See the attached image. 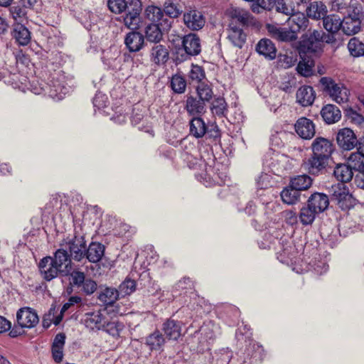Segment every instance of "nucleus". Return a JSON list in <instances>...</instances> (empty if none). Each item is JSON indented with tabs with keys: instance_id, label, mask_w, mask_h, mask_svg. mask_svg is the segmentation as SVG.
<instances>
[{
	"instance_id": "nucleus-1",
	"label": "nucleus",
	"mask_w": 364,
	"mask_h": 364,
	"mask_svg": "<svg viewBox=\"0 0 364 364\" xmlns=\"http://www.w3.org/2000/svg\"><path fill=\"white\" fill-rule=\"evenodd\" d=\"M176 64H180L199 55L201 52L200 39L194 33H190L181 37V43L175 45Z\"/></svg>"
},
{
	"instance_id": "nucleus-2",
	"label": "nucleus",
	"mask_w": 364,
	"mask_h": 364,
	"mask_svg": "<svg viewBox=\"0 0 364 364\" xmlns=\"http://www.w3.org/2000/svg\"><path fill=\"white\" fill-rule=\"evenodd\" d=\"M190 134L197 139L207 136L216 142L220 138V131L215 123L206 124L201 116H193L189 122Z\"/></svg>"
},
{
	"instance_id": "nucleus-3",
	"label": "nucleus",
	"mask_w": 364,
	"mask_h": 364,
	"mask_svg": "<svg viewBox=\"0 0 364 364\" xmlns=\"http://www.w3.org/2000/svg\"><path fill=\"white\" fill-rule=\"evenodd\" d=\"M328 193L331 201H335L338 207L343 210L353 208L355 199L350 193L349 189L345 183L333 184L329 188Z\"/></svg>"
},
{
	"instance_id": "nucleus-4",
	"label": "nucleus",
	"mask_w": 364,
	"mask_h": 364,
	"mask_svg": "<svg viewBox=\"0 0 364 364\" xmlns=\"http://www.w3.org/2000/svg\"><path fill=\"white\" fill-rule=\"evenodd\" d=\"M319 82L323 91L327 93L335 102L341 104L348 101V90L341 84L336 83L335 80L328 77H322Z\"/></svg>"
},
{
	"instance_id": "nucleus-5",
	"label": "nucleus",
	"mask_w": 364,
	"mask_h": 364,
	"mask_svg": "<svg viewBox=\"0 0 364 364\" xmlns=\"http://www.w3.org/2000/svg\"><path fill=\"white\" fill-rule=\"evenodd\" d=\"M323 31L314 30L309 34H304L299 42V53L309 54L322 51L321 40Z\"/></svg>"
},
{
	"instance_id": "nucleus-6",
	"label": "nucleus",
	"mask_w": 364,
	"mask_h": 364,
	"mask_svg": "<svg viewBox=\"0 0 364 364\" xmlns=\"http://www.w3.org/2000/svg\"><path fill=\"white\" fill-rule=\"evenodd\" d=\"M341 29L348 36H353L361 30L360 14L357 9H353L348 11L341 21Z\"/></svg>"
},
{
	"instance_id": "nucleus-7",
	"label": "nucleus",
	"mask_w": 364,
	"mask_h": 364,
	"mask_svg": "<svg viewBox=\"0 0 364 364\" xmlns=\"http://www.w3.org/2000/svg\"><path fill=\"white\" fill-rule=\"evenodd\" d=\"M72 283L74 286L80 288V290L87 296L92 294L97 289V284L91 278H86L84 272L73 271L70 274Z\"/></svg>"
},
{
	"instance_id": "nucleus-8",
	"label": "nucleus",
	"mask_w": 364,
	"mask_h": 364,
	"mask_svg": "<svg viewBox=\"0 0 364 364\" xmlns=\"http://www.w3.org/2000/svg\"><path fill=\"white\" fill-rule=\"evenodd\" d=\"M146 18L151 21V23H159L165 31L169 30L173 23V20L165 16L163 10L156 6L149 5L144 11Z\"/></svg>"
},
{
	"instance_id": "nucleus-9",
	"label": "nucleus",
	"mask_w": 364,
	"mask_h": 364,
	"mask_svg": "<svg viewBox=\"0 0 364 364\" xmlns=\"http://www.w3.org/2000/svg\"><path fill=\"white\" fill-rule=\"evenodd\" d=\"M183 19L186 26L193 31L202 29L205 24V16L196 9H190L185 11Z\"/></svg>"
},
{
	"instance_id": "nucleus-10",
	"label": "nucleus",
	"mask_w": 364,
	"mask_h": 364,
	"mask_svg": "<svg viewBox=\"0 0 364 364\" xmlns=\"http://www.w3.org/2000/svg\"><path fill=\"white\" fill-rule=\"evenodd\" d=\"M38 267L41 276L47 282L53 280L58 276L59 273L65 272L64 269H60L54 264L51 256L42 258Z\"/></svg>"
},
{
	"instance_id": "nucleus-11",
	"label": "nucleus",
	"mask_w": 364,
	"mask_h": 364,
	"mask_svg": "<svg viewBox=\"0 0 364 364\" xmlns=\"http://www.w3.org/2000/svg\"><path fill=\"white\" fill-rule=\"evenodd\" d=\"M18 325L21 328H31L38 324V316L35 310L31 307H23L16 313Z\"/></svg>"
},
{
	"instance_id": "nucleus-12",
	"label": "nucleus",
	"mask_w": 364,
	"mask_h": 364,
	"mask_svg": "<svg viewBox=\"0 0 364 364\" xmlns=\"http://www.w3.org/2000/svg\"><path fill=\"white\" fill-rule=\"evenodd\" d=\"M338 146L343 150L349 151L358 144V139L353 131L349 128L341 129L336 136Z\"/></svg>"
},
{
	"instance_id": "nucleus-13",
	"label": "nucleus",
	"mask_w": 364,
	"mask_h": 364,
	"mask_svg": "<svg viewBox=\"0 0 364 364\" xmlns=\"http://www.w3.org/2000/svg\"><path fill=\"white\" fill-rule=\"evenodd\" d=\"M65 247L69 250L72 258L76 261H80L85 256L86 242L82 236H75L66 243Z\"/></svg>"
},
{
	"instance_id": "nucleus-14",
	"label": "nucleus",
	"mask_w": 364,
	"mask_h": 364,
	"mask_svg": "<svg viewBox=\"0 0 364 364\" xmlns=\"http://www.w3.org/2000/svg\"><path fill=\"white\" fill-rule=\"evenodd\" d=\"M184 109L189 116H202L206 112V104L197 96L188 94L186 96Z\"/></svg>"
},
{
	"instance_id": "nucleus-15",
	"label": "nucleus",
	"mask_w": 364,
	"mask_h": 364,
	"mask_svg": "<svg viewBox=\"0 0 364 364\" xmlns=\"http://www.w3.org/2000/svg\"><path fill=\"white\" fill-rule=\"evenodd\" d=\"M294 128L296 134L304 139H311L316 134L314 123L310 119L304 117L296 120Z\"/></svg>"
},
{
	"instance_id": "nucleus-16",
	"label": "nucleus",
	"mask_w": 364,
	"mask_h": 364,
	"mask_svg": "<svg viewBox=\"0 0 364 364\" xmlns=\"http://www.w3.org/2000/svg\"><path fill=\"white\" fill-rule=\"evenodd\" d=\"M267 31L271 36L281 42H291L297 39L295 31L290 28H282L274 25H267Z\"/></svg>"
},
{
	"instance_id": "nucleus-17",
	"label": "nucleus",
	"mask_w": 364,
	"mask_h": 364,
	"mask_svg": "<svg viewBox=\"0 0 364 364\" xmlns=\"http://www.w3.org/2000/svg\"><path fill=\"white\" fill-rule=\"evenodd\" d=\"M106 319L101 310L85 313L82 318V323L90 330H101Z\"/></svg>"
},
{
	"instance_id": "nucleus-18",
	"label": "nucleus",
	"mask_w": 364,
	"mask_h": 364,
	"mask_svg": "<svg viewBox=\"0 0 364 364\" xmlns=\"http://www.w3.org/2000/svg\"><path fill=\"white\" fill-rule=\"evenodd\" d=\"M311 149L314 154L324 156L329 159L334 151L332 142L323 137H316L311 144Z\"/></svg>"
},
{
	"instance_id": "nucleus-19",
	"label": "nucleus",
	"mask_w": 364,
	"mask_h": 364,
	"mask_svg": "<svg viewBox=\"0 0 364 364\" xmlns=\"http://www.w3.org/2000/svg\"><path fill=\"white\" fill-rule=\"evenodd\" d=\"M329 200V197L326 194L315 192L309 197L306 204L320 214L328 208Z\"/></svg>"
},
{
	"instance_id": "nucleus-20",
	"label": "nucleus",
	"mask_w": 364,
	"mask_h": 364,
	"mask_svg": "<svg viewBox=\"0 0 364 364\" xmlns=\"http://www.w3.org/2000/svg\"><path fill=\"white\" fill-rule=\"evenodd\" d=\"M11 35L16 43L21 46L28 45L31 40L30 31L23 24L19 23L13 25Z\"/></svg>"
},
{
	"instance_id": "nucleus-21",
	"label": "nucleus",
	"mask_w": 364,
	"mask_h": 364,
	"mask_svg": "<svg viewBox=\"0 0 364 364\" xmlns=\"http://www.w3.org/2000/svg\"><path fill=\"white\" fill-rule=\"evenodd\" d=\"M290 28L295 31L297 35L299 32L304 31L307 29L309 23V18L304 14L299 12L298 9L289 16L287 20Z\"/></svg>"
},
{
	"instance_id": "nucleus-22",
	"label": "nucleus",
	"mask_w": 364,
	"mask_h": 364,
	"mask_svg": "<svg viewBox=\"0 0 364 364\" xmlns=\"http://www.w3.org/2000/svg\"><path fill=\"white\" fill-rule=\"evenodd\" d=\"M231 20L230 23H233L236 27L248 26L253 18L251 14L243 9L235 8L230 11Z\"/></svg>"
},
{
	"instance_id": "nucleus-23",
	"label": "nucleus",
	"mask_w": 364,
	"mask_h": 364,
	"mask_svg": "<svg viewBox=\"0 0 364 364\" xmlns=\"http://www.w3.org/2000/svg\"><path fill=\"white\" fill-rule=\"evenodd\" d=\"M228 38L231 43L242 48L246 42L247 35L242 27H236L233 23H230L227 28Z\"/></svg>"
},
{
	"instance_id": "nucleus-24",
	"label": "nucleus",
	"mask_w": 364,
	"mask_h": 364,
	"mask_svg": "<svg viewBox=\"0 0 364 364\" xmlns=\"http://www.w3.org/2000/svg\"><path fill=\"white\" fill-rule=\"evenodd\" d=\"M329 159L324 156L314 154L312 152L311 156L308 160V169L309 172L314 175H318L328 166Z\"/></svg>"
},
{
	"instance_id": "nucleus-25",
	"label": "nucleus",
	"mask_w": 364,
	"mask_h": 364,
	"mask_svg": "<svg viewBox=\"0 0 364 364\" xmlns=\"http://www.w3.org/2000/svg\"><path fill=\"white\" fill-rule=\"evenodd\" d=\"M162 331L169 340L176 341L181 335V322L168 318L163 323Z\"/></svg>"
},
{
	"instance_id": "nucleus-26",
	"label": "nucleus",
	"mask_w": 364,
	"mask_h": 364,
	"mask_svg": "<svg viewBox=\"0 0 364 364\" xmlns=\"http://www.w3.org/2000/svg\"><path fill=\"white\" fill-rule=\"evenodd\" d=\"M315 97V91L311 86L303 85L296 92V101L303 107L311 105Z\"/></svg>"
},
{
	"instance_id": "nucleus-27",
	"label": "nucleus",
	"mask_w": 364,
	"mask_h": 364,
	"mask_svg": "<svg viewBox=\"0 0 364 364\" xmlns=\"http://www.w3.org/2000/svg\"><path fill=\"white\" fill-rule=\"evenodd\" d=\"M257 52L268 60H273L277 56V49L272 41L267 38L261 39L256 46Z\"/></svg>"
},
{
	"instance_id": "nucleus-28",
	"label": "nucleus",
	"mask_w": 364,
	"mask_h": 364,
	"mask_svg": "<svg viewBox=\"0 0 364 364\" xmlns=\"http://www.w3.org/2000/svg\"><path fill=\"white\" fill-rule=\"evenodd\" d=\"M124 43L130 52H137L144 46V37L138 31H132L127 34Z\"/></svg>"
},
{
	"instance_id": "nucleus-29",
	"label": "nucleus",
	"mask_w": 364,
	"mask_h": 364,
	"mask_svg": "<svg viewBox=\"0 0 364 364\" xmlns=\"http://www.w3.org/2000/svg\"><path fill=\"white\" fill-rule=\"evenodd\" d=\"M327 12V6L322 1L311 2L306 9L307 18L314 20L323 19Z\"/></svg>"
},
{
	"instance_id": "nucleus-30",
	"label": "nucleus",
	"mask_w": 364,
	"mask_h": 364,
	"mask_svg": "<svg viewBox=\"0 0 364 364\" xmlns=\"http://www.w3.org/2000/svg\"><path fill=\"white\" fill-rule=\"evenodd\" d=\"M321 115L323 121L331 124L338 122L341 117V110L334 105H326L321 110Z\"/></svg>"
},
{
	"instance_id": "nucleus-31",
	"label": "nucleus",
	"mask_w": 364,
	"mask_h": 364,
	"mask_svg": "<svg viewBox=\"0 0 364 364\" xmlns=\"http://www.w3.org/2000/svg\"><path fill=\"white\" fill-rule=\"evenodd\" d=\"M169 58V52L166 46L156 43L151 50V59L157 65L165 64Z\"/></svg>"
},
{
	"instance_id": "nucleus-32",
	"label": "nucleus",
	"mask_w": 364,
	"mask_h": 364,
	"mask_svg": "<svg viewBox=\"0 0 364 364\" xmlns=\"http://www.w3.org/2000/svg\"><path fill=\"white\" fill-rule=\"evenodd\" d=\"M105 254V246L100 242H91L85 251V257L92 263L98 262Z\"/></svg>"
},
{
	"instance_id": "nucleus-33",
	"label": "nucleus",
	"mask_w": 364,
	"mask_h": 364,
	"mask_svg": "<svg viewBox=\"0 0 364 364\" xmlns=\"http://www.w3.org/2000/svg\"><path fill=\"white\" fill-rule=\"evenodd\" d=\"M67 88L61 85L58 80H51L44 91L53 99L61 100L67 92Z\"/></svg>"
},
{
	"instance_id": "nucleus-34",
	"label": "nucleus",
	"mask_w": 364,
	"mask_h": 364,
	"mask_svg": "<svg viewBox=\"0 0 364 364\" xmlns=\"http://www.w3.org/2000/svg\"><path fill=\"white\" fill-rule=\"evenodd\" d=\"M333 176L341 183H345L352 179L353 173L348 164H339L333 169Z\"/></svg>"
},
{
	"instance_id": "nucleus-35",
	"label": "nucleus",
	"mask_w": 364,
	"mask_h": 364,
	"mask_svg": "<svg viewBox=\"0 0 364 364\" xmlns=\"http://www.w3.org/2000/svg\"><path fill=\"white\" fill-rule=\"evenodd\" d=\"M71 255L68 254L66 249L60 248L55 251L52 259L54 264L58 267L60 269L65 267V271H68L67 269L71 264Z\"/></svg>"
},
{
	"instance_id": "nucleus-36",
	"label": "nucleus",
	"mask_w": 364,
	"mask_h": 364,
	"mask_svg": "<svg viewBox=\"0 0 364 364\" xmlns=\"http://www.w3.org/2000/svg\"><path fill=\"white\" fill-rule=\"evenodd\" d=\"M119 293L114 288L106 287L103 290L100 291L97 299L104 305L112 306L118 299Z\"/></svg>"
},
{
	"instance_id": "nucleus-37",
	"label": "nucleus",
	"mask_w": 364,
	"mask_h": 364,
	"mask_svg": "<svg viewBox=\"0 0 364 364\" xmlns=\"http://www.w3.org/2000/svg\"><path fill=\"white\" fill-rule=\"evenodd\" d=\"M322 20L323 28L328 33H336L341 29V20L340 17L336 14H326Z\"/></svg>"
},
{
	"instance_id": "nucleus-38",
	"label": "nucleus",
	"mask_w": 364,
	"mask_h": 364,
	"mask_svg": "<svg viewBox=\"0 0 364 364\" xmlns=\"http://www.w3.org/2000/svg\"><path fill=\"white\" fill-rule=\"evenodd\" d=\"M161 25L159 23H149L145 28V36L148 41L158 43L162 40L163 33Z\"/></svg>"
},
{
	"instance_id": "nucleus-39",
	"label": "nucleus",
	"mask_w": 364,
	"mask_h": 364,
	"mask_svg": "<svg viewBox=\"0 0 364 364\" xmlns=\"http://www.w3.org/2000/svg\"><path fill=\"white\" fill-rule=\"evenodd\" d=\"M319 213L306 203L300 210L299 218L302 225H310L314 223Z\"/></svg>"
},
{
	"instance_id": "nucleus-40",
	"label": "nucleus",
	"mask_w": 364,
	"mask_h": 364,
	"mask_svg": "<svg viewBox=\"0 0 364 364\" xmlns=\"http://www.w3.org/2000/svg\"><path fill=\"white\" fill-rule=\"evenodd\" d=\"M282 201L288 205H293L296 203L301 196V193L291 187V184L284 188L280 193Z\"/></svg>"
},
{
	"instance_id": "nucleus-41",
	"label": "nucleus",
	"mask_w": 364,
	"mask_h": 364,
	"mask_svg": "<svg viewBox=\"0 0 364 364\" xmlns=\"http://www.w3.org/2000/svg\"><path fill=\"white\" fill-rule=\"evenodd\" d=\"M289 184L301 193V191L307 190L311 187L312 179L308 175H299L292 178Z\"/></svg>"
},
{
	"instance_id": "nucleus-42",
	"label": "nucleus",
	"mask_w": 364,
	"mask_h": 364,
	"mask_svg": "<svg viewBox=\"0 0 364 364\" xmlns=\"http://www.w3.org/2000/svg\"><path fill=\"white\" fill-rule=\"evenodd\" d=\"M348 49L350 55L354 58L364 56V41L357 37L351 38L348 43Z\"/></svg>"
},
{
	"instance_id": "nucleus-43",
	"label": "nucleus",
	"mask_w": 364,
	"mask_h": 364,
	"mask_svg": "<svg viewBox=\"0 0 364 364\" xmlns=\"http://www.w3.org/2000/svg\"><path fill=\"white\" fill-rule=\"evenodd\" d=\"M275 11L286 16H290L297 10L294 1L291 0H275Z\"/></svg>"
},
{
	"instance_id": "nucleus-44",
	"label": "nucleus",
	"mask_w": 364,
	"mask_h": 364,
	"mask_svg": "<svg viewBox=\"0 0 364 364\" xmlns=\"http://www.w3.org/2000/svg\"><path fill=\"white\" fill-rule=\"evenodd\" d=\"M348 165L350 168L361 172L364 171V154L358 150L357 152L352 153L348 157Z\"/></svg>"
},
{
	"instance_id": "nucleus-45",
	"label": "nucleus",
	"mask_w": 364,
	"mask_h": 364,
	"mask_svg": "<svg viewBox=\"0 0 364 364\" xmlns=\"http://www.w3.org/2000/svg\"><path fill=\"white\" fill-rule=\"evenodd\" d=\"M170 86L175 93L183 94L186 90L187 82L181 74H175L171 78Z\"/></svg>"
},
{
	"instance_id": "nucleus-46",
	"label": "nucleus",
	"mask_w": 364,
	"mask_h": 364,
	"mask_svg": "<svg viewBox=\"0 0 364 364\" xmlns=\"http://www.w3.org/2000/svg\"><path fill=\"white\" fill-rule=\"evenodd\" d=\"M164 343L165 339L159 331H155L146 338V344L151 350H159Z\"/></svg>"
},
{
	"instance_id": "nucleus-47",
	"label": "nucleus",
	"mask_w": 364,
	"mask_h": 364,
	"mask_svg": "<svg viewBox=\"0 0 364 364\" xmlns=\"http://www.w3.org/2000/svg\"><path fill=\"white\" fill-rule=\"evenodd\" d=\"M275 6V0H253L251 5L252 12L259 14L261 10L271 11Z\"/></svg>"
},
{
	"instance_id": "nucleus-48",
	"label": "nucleus",
	"mask_w": 364,
	"mask_h": 364,
	"mask_svg": "<svg viewBox=\"0 0 364 364\" xmlns=\"http://www.w3.org/2000/svg\"><path fill=\"white\" fill-rule=\"evenodd\" d=\"M188 79L192 82L202 83L203 80L205 78V72L202 66L192 64L191 70L188 74Z\"/></svg>"
},
{
	"instance_id": "nucleus-49",
	"label": "nucleus",
	"mask_w": 364,
	"mask_h": 364,
	"mask_svg": "<svg viewBox=\"0 0 364 364\" xmlns=\"http://www.w3.org/2000/svg\"><path fill=\"white\" fill-rule=\"evenodd\" d=\"M123 328L124 324L118 321L109 322L105 319L103 323V328H102L101 330L106 331L113 337H119Z\"/></svg>"
},
{
	"instance_id": "nucleus-50",
	"label": "nucleus",
	"mask_w": 364,
	"mask_h": 364,
	"mask_svg": "<svg viewBox=\"0 0 364 364\" xmlns=\"http://www.w3.org/2000/svg\"><path fill=\"white\" fill-rule=\"evenodd\" d=\"M196 90L197 94L196 96L203 100L205 104L212 100L213 92L211 87L208 84L202 82L196 87Z\"/></svg>"
},
{
	"instance_id": "nucleus-51",
	"label": "nucleus",
	"mask_w": 364,
	"mask_h": 364,
	"mask_svg": "<svg viewBox=\"0 0 364 364\" xmlns=\"http://www.w3.org/2000/svg\"><path fill=\"white\" fill-rule=\"evenodd\" d=\"M174 289L178 291L179 294L192 293L194 290L193 282L189 277H183L179 280L174 286Z\"/></svg>"
},
{
	"instance_id": "nucleus-52",
	"label": "nucleus",
	"mask_w": 364,
	"mask_h": 364,
	"mask_svg": "<svg viewBox=\"0 0 364 364\" xmlns=\"http://www.w3.org/2000/svg\"><path fill=\"white\" fill-rule=\"evenodd\" d=\"M212 112L219 117L225 116L228 112L227 103L224 98L218 97L212 103L211 107Z\"/></svg>"
},
{
	"instance_id": "nucleus-53",
	"label": "nucleus",
	"mask_w": 364,
	"mask_h": 364,
	"mask_svg": "<svg viewBox=\"0 0 364 364\" xmlns=\"http://www.w3.org/2000/svg\"><path fill=\"white\" fill-rule=\"evenodd\" d=\"M136 290V282L131 279H125L119 287L118 292L122 297L130 295Z\"/></svg>"
},
{
	"instance_id": "nucleus-54",
	"label": "nucleus",
	"mask_w": 364,
	"mask_h": 364,
	"mask_svg": "<svg viewBox=\"0 0 364 364\" xmlns=\"http://www.w3.org/2000/svg\"><path fill=\"white\" fill-rule=\"evenodd\" d=\"M163 11L165 16L171 20L178 18L181 13L178 6L172 2H165Z\"/></svg>"
},
{
	"instance_id": "nucleus-55",
	"label": "nucleus",
	"mask_w": 364,
	"mask_h": 364,
	"mask_svg": "<svg viewBox=\"0 0 364 364\" xmlns=\"http://www.w3.org/2000/svg\"><path fill=\"white\" fill-rule=\"evenodd\" d=\"M142 10V4L140 0H128L127 2V14L140 16Z\"/></svg>"
},
{
	"instance_id": "nucleus-56",
	"label": "nucleus",
	"mask_w": 364,
	"mask_h": 364,
	"mask_svg": "<svg viewBox=\"0 0 364 364\" xmlns=\"http://www.w3.org/2000/svg\"><path fill=\"white\" fill-rule=\"evenodd\" d=\"M127 2L125 0H108L109 9L114 14H122L126 10Z\"/></svg>"
},
{
	"instance_id": "nucleus-57",
	"label": "nucleus",
	"mask_w": 364,
	"mask_h": 364,
	"mask_svg": "<svg viewBox=\"0 0 364 364\" xmlns=\"http://www.w3.org/2000/svg\"><path fill=\"white\" fill-rule=\"evenodd\" d=\"M296 70L299 74L304 77H309L313 74L312 66L305 60L299 61L296 66Z\"/></svg>"
},
{
	"instance_id": "nucleus-58",
	"label": "nucleus",
	"mask_w": 364,
	"mask_h": 364,
	"mask_svg": "<svg viewBox=\"0 0 364 364\" xmlns=\"http://www.w3.org/2000/svg\"><path fill=\"white\" fill-rule=\"evenodd\" d=\"M140 22V16L127 14L124 17V25L132 30L136 29Z\"/></svg>"
},
{
	"instance_id": "nucleus-59",
	"label": "nucleus",
	"mask_w": 364,
	"mask_h": 364,
	"mask_svg": "<svg viewBox=\"0 0 364 364\" xmlns=\"http://www.w3.org/2000/svg\"><path fill=\"white\" fill-rule=\"evenodd\" d=\"M297 59L293 55H279V63L281 64L282 67L284 68H289L291 66L294 65Z\"/></svg>"
},
{
	"instance_id": "nucleus-60",
	"label": "nucleus",
	"mask_w": 364,
	"mask_h": 364,
	"mask_svg": "<svg viewBox=\"0 0 364 364\" xmlns=\"http://www.w3.org/2000/svg\"><path fill=\"white\" fill-rule=\"evenodd\" d=\"M282 215L287 224L294 225L297 223L298 217L295 211L287 210L283 211Z\"/></svg>"
},
{
	"instance_id": "nucleus-61",
	"label": "nucleus",
	"mask_w": 364,
	"mask_h": 364,
	"mask_svg": "<svg viewBox=\"0 0 364 364\" xmlns=\"http://www.w3.org/2000/svg\"><path fill=\"white\" fill-rule=\"evenodd\" d=\"M257 186L259 189H266L270 186V176L262 173L257 179Z\"/></svg>"
},
{
	"instance_id": "nucleus-62",
	"label": "nucleus",
	"mask_w": 364,
	"mask_h": 364,
	"mask_svg": "<svg viewBox=\"0 0 364 364\" xmlns=\"http://www.w3.org/2000/svg\"><path fill=\"white\" fill-rule=\"evenodd\" d=\"M65 342V335L64 333H58L54 338L52 348H63Z\"/></svg>"
},
{
	"instance_id": "nucleus-63",
	"label": "nucleus",
	"mask_w": 364,
	"mask_h": 364,
	"mask_svg": "<svg viewBox=\"0 0 364 364\" xmlns=\"http://www.w3.org/2000/svg\"><path fill=\"white\" fill-rule=\"evenodd\" d=\"M200 333L201 335L205 336V338L206 340H210L214 338V333L213 331L208 326H204L200 328L198 331L195 332V334Z\"/></svg>"
},
{
	"instance_id": "nucleus-64",
	"label": "nucleus",
	"mask_w": 364,
	"mask_h": 364,
	"mask_svg": "<svg viewBox=\"0 0 364 364\" xmlns=\"http://www.w3.org/2000/svg\"><path fill=\"white\" fill-rule=\"evenodd\" d=\"M10 14L14 19L21 18L25 15V11L19 6H14L10 8Z\"/></svg>"
}]
</instances>
